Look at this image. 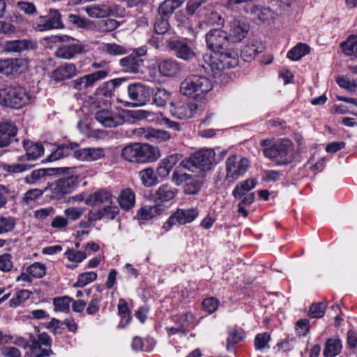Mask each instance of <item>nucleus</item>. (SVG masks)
I'll return each instance as SVG.
<instances>
[{
  "label": "nucleus",
  "mask_w": 357,
  "mask_h": 357,
  "mask_svg": "<svg viewBox=\"0 0 357 357\" xmlns=\"http://www.w3.org/2000/svg\"><path fill=\"white\" fill-rule=\"evenodd\" d=\"M181 92L192 99L201 100L212 89L211 81L204 76L191 75L180 86Z\"/></svg>",
  "instance_id": "nucleus-3"
},
{
  "label": "nucleus",
  "mask_w": 357,
  "mask_h": 357,
  "mask_svg": "<svg viewBox=\"0 0 357 357\" xmlns=\"http://www.w3.org/2000/svg\"><path fill=\"white\" fill-rule=\"evenodd\" d=\"M144 130V137L151 141L165 142L171 137L170 134L167 131L153 128H149L146 130Z\"/></svg>",
  "instance_id": "nucleus-36"
},
{
  "label": "nucleus",
  "mask_w": 357,
  "mask_h": 357,
  "mask_svg": "<svg viewBox=\"0 0 357 357\" xmlns=\"http://www.w3.org/2000/svg\"><path fill=\"white\" fill-rule=\"evenodd\" d=\"M72 301V298L67 296L54 298L53 300L54 310L63 312H68Z\"/></svg>",
  "instance_id": "nucleus-48"
},
{
  "label": "nucleus",
  "mask_w": 357,
  "mask_h": 357,
  "mask_svg": "<svg viewBox=\"0 0 357 357\" xmlns=\"http://www.w3.org/2000/svg\"><path fill=\"white\" fill-rule=\"evenodd\" d=\"M344 54L352 59H357V36H350L346 41L341 43Z\"/></svg>",
  "instance_id": "nucleus-34"
},
{
  "label": "nucleus",
  "mask_w": 357,
  "mask_h": 357,
  "mask_svg": "<svg viewBox=\"0 0 357 357\" xmlns=\"http://www.w3.org/2000/svg\"><path fill=\"white\" fill-rule=\"evenodd\" d=\"M77 69L75 64L65 63L52 72V78L56 82H60L70 79L77 75Z\"/></svg>",
  "instance_id": "nucleus-22"
},
{
  "label": "nucleus",
  "mask_w": 357,
  "mask_h": 357,
  "mask_svg": "<svg viewBox=\"0 0 357 357\" xmlns=\"http://www.w3.org/2000/svg\"><path fill=\"white\" fill-rule=\"evenodd\" d=\"M13 267L12 256L10 254L6 253L0 255V271L8 272L12 270Z\"/></svg>",
  "instance_id": "nucleus-60"
},
{
  "label": "nucleus",
  "mask_w": 357,
  "mask_h": 357,
  "mask_svg": "<svg viewBox=\"0 0 357 357\" xmlns=\"http://www.w3.org/2000/svg\"><path fill=\"white\" fill-rule=\"evenodd\" d=\"M197 109V105L182 100L172 102L169 107L172 116L181 120L192 118Z\"/></svg>",
  "instance_id": "nucleus-14"
},
{
  "label": "nucleus",
  "mask_w": 357,
  "mask_h": 357,
  "mask_svg": "<svg viewBox=\"0 0 357 357\" xmlns=\"http://www.w3.org/2000/svg\"><path fill=\"white\" fill-rule=\"evenodd\" d=\"M84 52V45L77 42L69 45H63L55 52L56 57L63 59H72L77 54Z\"/></svg>",
  "instance_id": "nucleus-20"
},
{
  "label": "nucleus",
  "mask_w": 357,
  "mask_h": 357,
  "mask_svg": "<svg viewBox=\"0 0 357 357\" xmlns=\"http://www.w3.org/2000/svg\"><path fill=\"white\" fill-rule=\"evenodd\" d=\"M102 51L112 56H120L127 53V50L124 46L116 43L103 44Z\"/></svg>",
  "instance_id": "nucleus-42"
},
{
  "label": "nucleus",
  "mask_w": 357,
  "mask_h": 357,
  "mask_svg": "<svg viewBox=\"0 0 357 357\" xmlns=\"http://www.w3.org/2000/svg\"><path fill=\"white\" fill-rule=\"evenodd\" d=\"M104 220H114L119 213L117 206L107 205L100 208Z\"/></svg>",
  "instance_id": "nucleus-56"
},
{
  "label": "nucleus",
  "mask_w": 357,
  "mask_h": 357,
  "mask_svg": "<svg viewBox=\"0 0 357 357\" xmlns=\"http://www.w3.org/2000/svg\"><path fill=\"white\" fill-rule=\"evenodd\" d=\"M65 255L67 259L73 262L80 263L86 258V253L82 251H75L68 249Z\"/></svg>",
  "instance_id": "nucleus-58"
},
{
  "label": "nucleus",
  "mask_w": 357,
  "mask_h": 357,
  "mask_svg": "<svg viewBox=\"0 0 357 357\" xmlns=\"http://www.w3.org/2000/svg\"><path fill=\"white\" fill-rule=\"evenodd\" d=\"M47 23L44 24L43 29H61L63 27L61 20V15L57 10L50 9L47 15Z\"/></svg>",
  "instance_id": "nucleus-37"
},
{
  "label": "nucleus",
  "mask_w": 357,
  "mask_h": 357,
  "mask_svg": "<svg viewBox=\"0 0 357 357\" xmlns=\"http://www.w3.org/2000/svg\"><path fill=\"white\" fill-rule=\"evenodd\" d=\"M23 146L26 151V154L18 157L19 161L34 160L40 157L44 152L42 145L38 143H34L29 140L24 139L23 141Z\"/></svg>",
  "instance_id": "nucleus-21"
},
{
  "label": "nucleus",
  "mask_w": 357,
  "mask_h": 357,
  "mask_svg": "<svg viewBox=\"0 0 357 357\" xmlns=\"http://www.w3.org/2000/svg\"><path fill=\"white\" fill-rule=\"evenodd\" d=\"M26 269L32 278H43L46 273V267L45 264L40 262L33 263L29 266Z\"/></svg>",
  "instance_id": "nucleus-50"
},
{
  "label": "nucleus",
  "mask_w": 357,
  "mask_h": 357,
  "mask_svg": "<svg viewBox=\"0 0 357 357\" xmlns=\"http://www.w3.org/2000/svg\"><path fill=\"white\" fill-rule=\"evenodd\" d=\"M100 298L97 295H93L86 309V313L89 315L96 314L100 309Z\"/></svg>",
  "instance_id": "nucleus-64"
},
{
  "label": "nucleus",
  "mask_w": 357,
  "mask_h": 357,
  "mask_svg": "<svg viewBox=\"0 0 357 357\" xmlns=\"http://www.w3.org/2000/svg\"><path fill=\"white\" fill-rule=\"evenodd\" d=\"M29 100V93L19 85H8L0 88V104L5 107L20 109Z\"/></svg>",
  "instance_id": "nucleus-4"
},
{
  "label": "nucleus",
  "mask_w": 357,
  "mask_h": 357,
  "mask_svg": "<svg viewBox=\"0 0 357 357\" xmlns=\"http://www.w3.org/2000/svg\"><path fill=\"white\" fill-rule=\"evenodd\" d=\"M225 165L226 180L234 182L247 172L249 162L245 158L238 160L236 155H232L227 159Z\"/></svg>",
  "instance_id": "nucleus-10"
},
{
  "label": "nucleus",
  "mask_w": 357,
  "mask_h": 357,
  "mask_svg": "<svg viewBox=\"0 0 357 357\" xmlns=\"http://www.w3.org/2000/svg\"><path fill=\"white\" fill-rule=\"evenodd\" d=\"M215 151L212 149H203L188 158L181 161V165L187 169L193 172L194 169H200L206 171L211 169L213 164L218 162L215 158Z\"/></svg>",
  "instance_id": "nucleus-5"
},
{
  "label": "nucleus",
  "mask_w": 357,
  "mask_h": 357,
  "mask_svg": "<svg viewBox=\"0 0 357 357\" xmlns=\"http://www.w3.org/2000/svg\"><path fill=\"white\" fill-rule=\"evenodd\" d=\"M265 49L262 42L257 40L250 41L241 50V57L245 61H250L255 59L257 54L262 52Z\"/></svg>",
  "instance_id": "nucleus-24"
},
{
  "label": "nucleus",
  "mask_w": 357,
  "mask_h": 357,
  "mask_svg": "<svg viewBox=\"0 0 357 357\" xmlns=\"http://www.w3.org/2000/svg\"><path fill=\"white\" fill-rule=\"evenodd\" d=\"M244 337L243 331L236 328H229L227 340V349L229 351L236 344L243 340Z\"/></svg>",
  "instance_id": "nucleus-40"
},
{
  "label": "nucleus",
  "mask_w": 357,
  "mask_h": 357,
  "mask_svg": "<svg viewBox=\"0 0 357 357\" xmlns=\"http://www.w3.org/2000/svg\"><path fill=\"white\" fill-rule=\"evenodd\" d=\"M154 29L158 34H164L169 29L168 20L163 17L158 18L155 22Z\"/></svg>",
  "instance_id": "nucleus-63"
},
{
  "label": "nucleus",
  "mask_w": 357,
  "mask_h": 357,
  "mask_svg": "<svg viewBox=\"0 0 357 357\" xmlns=\"http://www.w3.org/2000/svg\"><path fill=\"white\" fill-rule=\"evenodd\" d=\"M95 119L102 126L107 128H114L124 122V119L120 113L109 109L98 110L95 114Z\"/></svg>",
  "instance_id": "nucleus-12"
},
{
  "label": "nucleus",
  "mask_w": 357,
  "mask_h": 357,
  "mask_svg": "<svg viewBox=\"0 0 357 357\" xmlns=\"http://www.w3.org/2000/svg\"><path fill=\"white\" fill-rule=\"evenodd\" d=\"M117 201L121 209L128 211L135 206V194L132 189L125 188L121 191Z\"/></svg>",
  "instance_id": "nucleus-28"
},
{
  "label": "nucleus",
  "mask_w": 357,
  "mask_h": 357,
  "mask_svg": "<svg viewBox=\"0 0 357 357\" xmlns=\"http://www.w3.org/2000/svg\"><path fill=\"white\" fill-rule=\"evenodd\" d=\"M137 143L125 146L121 151L122 157L130 162H137Z\"/></svg>",
  "instance_id": "nucleus-47"
},
{
  "label": "nucleus",
  "mask_w": 357,
  "mask_h": 357,
  "mask_svg": "<svg viewBox=\"0 0 357 357\" xmlns=\"http://www.w3.org/2000/svg\"><path fill=\"white\" fill-rule=\"evenodd\" d=\"M74 157L81 161L92 162L104 158L105 151L100 147L76 149Z\"/></svg>",
  "instance_id": "nucleus-18"
},
{
  "label": "nucleus",
  "mask_w": 357,
  "mask_h": 357,
  "mask_svg": "<svg viewBox=\"0 0 357 357\" xmlns=\"http://www.w3.org/2000/svg\"><path fill=\"white\" fill-rule=\"evenodd\" d=\"M32 293L26 289L17 291L15 296L9 301V305L11 307H16L24 303L28 300Z\"/></svg>",
  "instance_id": "nucleus-43"
},
{
  "label": "nucleus",
  "mask_w": 357,
  "mask_h": 357,
  "mask_svg": "<svg viewBox=\"0 0 357 357\" xmlns=\"http://www.w3.org/2000/svg\"><path fill=\"white\" fill-rule=\"evenodd\" d=\"M183 169H187L185 166L181 165V162L172 174V181L178 186L185 184L187 185L185 192L195 195L199 190L201 185L191 174L183 172Z\"/></svg>",
  "instance_id": "nucleus-9"
},
{
  "label": "nucleus",
  "mask_w": 357,
  "mask_h": 357,
  "mask_svg": "<svg viewBox=\"0 0 357 357\" xmlns=\"http://www.w3.org/2000/svg\"><path fill=\"white\" fill-rule=\"evenodd\" d=\"M77 178L75 175H70L57 180L51 186V198L59 200L73 192L77 186Z\"/></svg>",
  "instance_id": "nucleus-7"
},
{
  "label": "nucleus",
  "mask_w": 357,
  "mask_h": 357,
  "mask_svg": "<svg viewBox=\"0 0 357 357\" xmlns=\"http://www.w3.org/2000/svg\"><path fill=\"white\" fill-rule=\"evenodd\" d=\"M109 75L107 70H98L93 73L84 75V79L87 88H90L94 86V84L100 79L106 78Z\"/></svg>",
  "instance_id": "nucleus-49"
},
{
  "label": "nucleus",
  "mask_w": 357,
  "mask_h": 357,
  "mask_svg": "<svg viewBox=\"0 0 357 357\" xmlns=\"http://www.w3.org/2000/svg\"><path fill=\"white\" fill-rule=\"evenodd\" d=\"M84 10L89 16L94 18L106 17L114 13L113 9L105 4L86 6Z\"/></svg>",
  "instance_id": "nucleus-30"
},
{
  "label": "nucleus",
  "mask_w": 357,
  "mask_h": 357,
  "mask_svg": "<svg viewBox=\"0 0 357 357\" xmlns=\"http://www.w3.org/2000/svg\"><path fill=\"white\" fill-rule=\"evenodd\" d=\"M54 171L51 168H41L33 170L31 174L26 175L24 181L26 183L36 185L38 183L46 176H50Z\"/></svg>",
  "instance_id": "nucleus-31"
},
{
  "label": "nucleus",
  "mask_w": 357,
  "mask_h": 357,
  "mask_svg": "<svg viewBox=\"0 0 357 357\" xmlns=\"http://www.w3.org/2000/svg\"><path fill=\"white\" fill-rule=\"evenodd\" d=\"M33 166L34 165L31 164L15 163L7 165L5 166L4 169L9 173H22L31 169Z\"/></svg>",
  "instance_id": "nucleus-57"
},
{
  "label": "nucleus",
  "mask_w": 357,
  "mask_h": 357,
  "mask_svg": "<svg viewBox=\"0 0 357 357\" xmlns=\"http://www.w3.org/2000/svg\"><path fill=\"white\" fill-rule=\"evenodd\" d=\"M137 162H151L160 157L158 149L148 144L137 143Z\"/></svg>",
  "instance_id": "nucleus-17"
},
{
  "label": "nucleus",
  "mask_w": 357,
  "mask_h": 357,
  "mask_svg": "<svg viewBox=\"0 0 357 357\" xmlns=\"http://www.w3.org/2000/svg\"><path fill=\"white\" fill-rule=\"evenodd\" d=\"M248 31L249 26L245 20L234 19L229 23V37L234 42L241 41Z\"/></svg>",
  "instance_id": "nucleus-19"
},
{
  "label": "nucleus",
  "mask_w": 357,
  "mask_h": 357,
  "mask_svg": "<svg viewBox=\"0 0 357 357\" xmlns=\"http://www.w3.org/2000/svg\"><path fill=\"white\" fill-rule=\"evenodd\" d=\"M22 59H6L0 61V73L9 75L13 72H17L20 66L24 64Z\"/></svg>",
  "instance_id": "nucleus-33"
},
{
  "label": "nucleus",
  "mask_w": 357,
  "mask_h": 357,
  "mask_svg": "<svg viewBox=\"0 0 357 357\" xmlns=\"http://www.w3.org/2000/svg\"><path fill=\"white\" fill-rule=\"evenodd\" d=\"M43 194V191L38 188L29 190L24 195L21 204L23 206H29L33 204Z\"/></svg>",
  "instance_id": "nucleus-44"
},
{
  "label": "nucleus",
  "mask_w": 357,
  "mask_h": 357,
  "mask_svg": "<svg viewBox=\"0 0 357 357\" xmlns=\"http://www.w3.org/2000/svg\"><path fill=\"white\" fill-rule=\"evenodd\" d=\"M326 304L324 303H313L309 310V316L312 318H321L325 314Z\"/></svg>",
  "instance_id": "nucleus-54"
},
{
  "label": "nucleus",
  "mask_w": 357,
  "mask_h": 357,
  "mask_svg": "<svg viewBox=\"0 0 357 357\" xmlns=\"http://www.w3.org/2000/svg\"><path fill=\"white\" fill-rule=\"evenodd\" d=\"M97 279V273L93 271L85 272L78 275L76 282L73 284L74 287H83Z\"/></svg>",
  "instance_id": "nucleus-46"
},
{
  "label": "nucleus",
  "mask_w": 357,
  "mask_h": 357,
  "mask_svg": "<svg viewBox=\"0 0 357 357\" xmlns=\"http://www.w3.org/2000/svg\"><path fill=\"white\" fill-rule=\"evenodd\" d=\"M84 209L81 207H69L64 211L65 215L71 220H78L84 213Z\"/></svg>",
  "instance_id": "nucleus-62"
},
{
  "label": "nucleus",
  "mask_w": 357,
  "mask_h": 357,
  "mask_svg": "<svg viewBox=\"0 0 357 357\" xmlns=\"http://www.w3.org/2000/svg\"><path fill=\"white\" fill-rule=\"evenodd\" d=\"M15 227V222L11 218L0 216V234L11 231Z\"/></svg>",
  "instance_id": "nucleus-61"
},
{
  "label": "nucleus",
  "mask_w": 357,
  "mask_h": 357,
  "mask_svg": "<svg viewBox=\"0 0 357 357\" xmlns=\"http://www.w3.org/2000/svg\"><path fill=\"white\" fill-rule=\"evenodd\" d=\"M120 26V23L114 19H106L98 24V30L102 33H108L114 31Z\"/></svg>",
  "instance_id": "nucleus-52"
},
{
  "label": "nucleus",
  "mask_w": 357,
  "mask_h": 357,
  "mask_svg": "<svg viewBox=\"0 0 357 357\" xmlns=\"http://www.w3.org/2000/svg\"><path fill=\"white\" fill-rule=\"evenodd\" d=\"M5 47L8 52H20L37 49L38 43L36 40L31 39L10 40L6 43Z\"/></svg>",
  "instance_id": "nucleus-23"
},
{
  "label": "nucleus",
  "mask_w": 357,
  "mask_h": 357,
  "mask_svg": "<svg viewBox=\"0 0 357 357\" xmlns=\"http://www.w3.org/2000/svg\"><path fill=\"white\" fill-rule=\"evenodd\" d=\"M199 215V211L197 208H178L173 213L167 220L164 223L162 229L165 231H168L174 225H185L192 222L195 220Z\"/></svg>",
  "instance_id": "nucleus-8"
},
{
  "label": "nucleus",
  "mask_w": 357,
  "mask_h": 357,
  "mask_svg": "<svg viewBox=\"0 0 357 357\" xmlns=\"http://www.w3.org/2000/svg\"><path fill=\"white\" fill-rule=\"evenodd\" d=\"M14 342L23 349L30 348L33 357H47L52 354V338L46 333L38 334L36 337L29 334L28 339L19 337Z\"/></svg>",
  "instance_id": "nucleus-2"
},
{
  "label": "nucleus",
  "mask_w": 357,
  "mask_h": 357,
  "mask_svg": "<svg viewBox=\"0 0 357 357\" xmlns=\"http://www.w3.org/2000/svg\"><path fill=\"white\" fill-rule=\"evenodd\" d=\"M143 52L139 54H130L121 59L119 61L120 66L123 70L130 73H138L143 71L144 67V60L141 56L144 54Z\"/></svg>",
  "instance_id": "nucleus-16"
},
{
  "label": "nucleus",
  "mask_w": 357,
  "mask_h": 357,
  "mask_svg": "<svg viewBox=\"0 0 357 357\" xmlns=\"http://www.w3.org/2000/svg\"><path fill=\"white\" fill-rule=\"evenodd\" d=\"M257 185V181L255 179H247L239 184H238L233 190V195L236 199H240L253 189Z\"/></svg>",
  "instance_id": "nucleus-35"
},
{
  "label": "nucleus",
  "mask_w": 357,
  "mask_h": 357,
  "mask_svg": "<svg viewBox=\"0 0 357 357\" xmlns=\"http://www.w3.org/2000/svg\"><path fill=\"white\" fill-rule=\"evenodd\" d=\"M177 190L168 184L160 185L155 193V202L165 203L172 200L176 195Z\"/></svg>",
  "instance_id": "nucleus-29"
},
{
  "label": "nucleus",
  "mask_w": 357,
  "mask_h": 357,
  "mask_svg": "<svg viewBox=\"0 0 357 357\" xmlns=\"http://www.w3.org/2000/svg\"><path fill=\"white\" fill-rule=\"evenodd\" d=\"M181 4L182 0H165L159 6L158 11L164 15H171Z\"/></svg>",
  "instance_id": "nucleus-41"
},
{
  "label": "nucleus",
  "mask_w": 357,
  "mask_h": 357,
  "mask_svg": "<svg viewBox=\"0 0 357 357\" xmlns=\"http://www.w3.org/2000/svg\"><path fill=\"white\" fill-rule=\"evenodd\" d=\"M265 157L273 159L277 165H284L293 160V144L288 139L275 143L273 149L265 150Z\"/></svg>",
  "instance_id": "nucleus-6"
},
{
  "label": "nucleus",
  "mask_w": 357,
  "mask_h": 357,
  "mask_svg": "<svg viewBox=\"0 0 357 357\" xmlns=\"http://www.w3.org/2000/svg\"><path fill=\"white\" fill-rule=\"evenodd\" d=\"M112 195L106 190H99L90 195L85 200V203L90 206H96L105 203L111 204Z\"/></svg>",
  "instance_id": "nucleus-27"
},
{
  "label": "nucleus",
  "mask_w": 357,
  "mask_h": 357,
  "mask_svg": "<svg viewBox=\"0 0 357 357\" xmlns=\"http://www.w3.org/2000/svg\"><path fill=\"white\" fill-rule=\"evenodd\" d=\"M309 52L310 47L305 43H300L287 52V56L292 61H298Z\"/></svg>",
  "instance_id": "nucleus-39"
},
{
  "label": "nucleus",
  "mask_w": 357,
  "mask_h": 357,
  "mask_svg": "<svg viewBox=\"0 0 357 357\" xmlns=\"http://www.w3.org/2000/svg\"><path fill=\"white\" fill-rule=\"evenodd\" d=\"M171 94L165 89H158L153 93V102L158 107H164L170 100Z\"/></svg>",
  "instance_id": "nucleus-45"
},
{
  "label": "nucleus",
  "mask_w": 357,
  "mask_h": 357,
  "mask_svg": "<svg viewBox=\"0 0 357 357\" xmlns=\"http://www.w3.org/2000/svg\"><path fill=\"white\" fill-rule=\"evenodd\" d=\"M342 347L340 339H329L326 343L324 354L326 357H335L341 352Z\"/></svg>",
  "instance_id": "nucleus-38"
},
{
  "label": "nucleus",
  "mask_w": 357,
  "mask_h": 357,
  "mask_svg": "<svg viewBox=\"0 0 357 357\" xmlns=\"http://www.w3.org/2000/svg\"><path fill=\"white\" fill-rule=\"evenodd\" d=\"M206 41L208 48L213 51L202 56L204 63L200 66L206 73L221 71L238 65V54L232 50H225L229 44L228 34L225 31L220 29H212L206 33Z\"/></svg>",
  "instance_id": "nucleus-1"
},
{
  "label": "nucleus",
  "mask_w": 357,
  "mask_h": 357,
  "mask_svg": "<svg viewBox=\"0 0 357 357\" xmlns=\"http://www.w3.org/2000/svg\"><path fill=\"white\" fill-rule=\"evenodd\" d=\"M139 177L142 183L147 188L154 186L158 182L156 174L151 167L145 168L139 171Z\"/></svg>",
  "instance_id": "nucleus-32"
},
{
  "label": "nucleus",
  "mask_w": 357,
  "mask_h": 357,
  "mask_svg": "<svg viewBox=\"0 0 357 357\" xmlns=\"http://www.w3.org/2000/svg\"><path fill=\"white\" fill-rule=\"evenodd\" d=\"M168 47L175 52L176 56L185 61H191L196 57V54L188 43L185 40H171Z\"/></svg>",
  "instance_id": "nucleus-15"
},
{
  "label": "nucleus",
  "mask_w": 357,
  "mask_h": 357,
  "mask_svg": "<svg viewBox=\"0 0 357 357\" xmlns=\"http://www.w3.org/2000/svg\"><path fill=\"white\" fill-rule=\"evenodd\" d=\"M17 127L14 121L3 119L0 121V148L8 146L13 141H17L15 136Z\"/></svg>",
  "instance_id": "nucleus-13"
},
{
  "label": "nucleus",
  "mask_w": 357,
  "mask_h": 357,
  "mask_svg": "<svg viewBox=\"0 0 357 357\" xmlns=\"http://www.w3.org/2000/svg\"><path fill=\"white\" fill-rule=\"evenodd\" d=\"M158 69L162 76L174 77L180 72L181 67L176 60L168 59L159 63Z\"/></svg>",
  "instance_id": "nucleus-26"
},
{
  "label": "nucleus",
  "mask_w": 357,
  "mask_h": 357,
  "mask_svg": "<svg viewBox=\"0 0 357 357\" xmlns=\"http://www.w3.org/2000/svg\"><path fill=\"white\" fill-rule=\"evenodd\" d=\"M250 13H254L261 21H266L272 17V13L268 8H259L257 6L250 8Z\"/></svg>",
  "instance_id": "nucleus-55"
},
{
  "label": "nucleus",
  "mask_w": 357,
  "mask_h": 357,
  "mask_svg": "<svg viewBox=\"0 0 357 357\" xmlns=\"http://www.w3.org/2000/svg\"><path fill=\"white\" fill-rule=\"evenodd\" d=\"M128 93L134 106L146 105L152 93L151 89L139 83L131 84L128 86Z\"/></svg>",
  "instance_id": "nucleus-11"
},
{
  "label": "nucleus",
  "mask_w": 357,
  "mask_h": 357,
  "mask_svg": "<svg viewBox=\"0 0 357 357\" xmlns=\"http://www.w3.org/2000/svg\"><path fill=\"white\" fill-rule=\"evenodd\" d=\"M68 20L70 23L82 29H91L93 28V23L90 20L81 17L76 15H69Z\"/></svg>",
  "instance_id": "nucleus-51"
},
{
  "label": "nucleus",
  "mask_w": 357,
  "mask_h": 357,
  "mask_svg": "<svg viewBox=\"0 0 357 357\" xmlns=\"http://www.w3.org/2000/svg\"><path fill=\"white\" fill-rule=\"evenodd\" d=\"M14 197V192L8 186L0 185V208L7 204L9 199Z\"/></svg>",
  "instance_id": "nucleus-59"
},
{
  "label": "nucleus",
  "mask_w": 357,
  "mask_h": 357,
  "mask_svg": "<svg viewBox=\"0 0 357 357\" xmlns=\"http://www.w3.org/2000/svg\"><path fill=\"white\" fill-rule=\"evenodd\" d=\"M78 147L77 143L63 144L59 146L52 153L48 156L47 160L50 162L55 161L67 157L71 154L74 155V151Z\"/></svg>",
  "instance_id": "nucleus-25"
},
{
  "label": "nucleus",
  "mask_w": 357,
  "mask_h": 357,
  "mask_svg": "<svg viewBox=\"0 0 357 357\" xmlns=\"http://www.w3.org/2000/svg\"><path fill=\"white\" fill-rule=\"evenodd\" d=\"M271 340V335L268 333H263L256 335L255 339V347L257 350H262L269 348L268 342Z\"/></svg>",
  "instance_id": "nucleus-53"
}]
</instances>
